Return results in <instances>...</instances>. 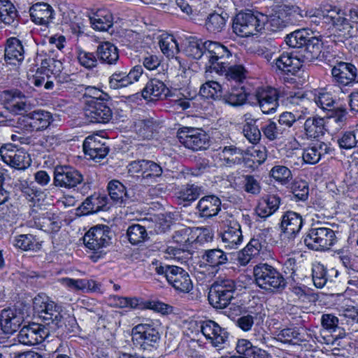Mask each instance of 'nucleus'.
<instances>
[{"label": "nucleus", "instance_id": "8fccbe9b", "mask_svg": "<svg viewBox=\"0 0 358 358\" xmlns=\"http://www.w3.org/2000/svg\"><path fill=\"white\" fill-rule=\"evenodd\" d=\"M224 75L228 80L242 83L247 77L248 71L243 65L229 66V62L226 65Z\"/></svg>", "mask_w": 358, "mask_h": 358}, {"label": "nucleus", "instance_id": "72a5a7b5", "mask_svg": "<svg viewBox=\"0 0 358 358\" xmlns=\"http://www.w3.org/2000/svg\"><path fill=\"white\" fill-rule=\"evenodd\" d=\"M262 244L258 238H252L249 243L238 254V262L242 266L247 265L252 257L259 255Z\"/></svg>", "mask_w": 358, "mask_h": 358}, {"label": "nucleus", "instance_id": "a19ab883", "mask_svg": "<svg viewBox=\"0 0 358 358\" xmlns=\"http://www.w3.org/2000/svg\"><path fill=\"white\" fill-rule=\"evenodd\" d=\"M321 322L322 327L331 333H336L335 336L343 337L345 335V329L341 324V318L332 314H324L322 316Z\"/></svg>", "mask_w": 358, "mask_h": 358}, {"label": "nucleus", "instance_id": "49530a36", "mask_svg": "<svg viewBox=\"0 0 358 358\" xmlns=\"http://www.w3.org/2000/svg\"><path fill=\"white\" fill-rule=\"evenodd\" d=\"M262 130L265 137L270 141L280 139L286 136L289 132V130L287 128L282 127L278 122H275L273 121H270L267 124L262 127Z\"/></svg>", "mask_w": 358, "mask_h": 358}, {"label": "nucleus", "instance_id": "0eeeda50", "mask_svg": "<svg viewBox=\"0 0 358 358\" xmlns=\"http://www.w3.org/2000/svg\"><path fill=\"white\" fill-rule=\"evenodd\" d=\"M266 20L262 13L255 14L251 11L239 13L236 15L233 22L234 31L242 37L256 34L264 29V22Z\"/></svg>", "mask_w": 358, "mask_h": 358}, {"label": "nucleus", "instance_id": "69168bd1", "mask_svg": "<svg viewBox=\"0 0 358 358\" xmlns=\"http://www.w3.org/2000/svg\"><path fill=\"white\" fill-rule=\"evenodd\" d=\"M144 172L143 174V179L144 180H155L161 177L163 170L162 168L153 161H146Z\"/></svg>", "mask_w": 358, "mask_h": 358}, {"label": "nucleus", "instance_id": "ddd939ff", "mask_svg": "<svg viewBox=\"0 0 358 358\" xmlns=\"http://www.w3.org/2000/svg\"><path fill=\"white\" fill-rule=\"evenodd\" d=\"M83 176L78 170L66 166H57L54 171L53 184L65 189H72L83 181Z\"/></svg>", "mask_w": 358, "mask_h": 358}, {"label": "nucleus", "instance_id": "423d86ee", "mask_svg": "<svg viewBox=\"0 0 358 358\" xmlns=\"http://www.w3.org/2000/svg\"><path fill=\"white\" fill-rule=\"evenodd\" d=\"M155 265V271L158 275H163L173 287L182 292H189L193 287L189 273L182 268L174 265Z\"/></svg>", "mask_w": 358, "mask_h": 358}, {"label": "nucleus", "instance_id": "864d4df0", "mask_svg": "<svg viewBox=\"0 0 358 358\" xmlns=\"http://www.w3.org/2000/svg\"><path fill=\"white\" fill-rule=\"evenodd\" d=\"M201 193V188L194 184H187L182 186L177 192L178 198L184 201H193Z\"/></svg>", "mask_w": 358, "mask_h": 358}, {"label": "nucleus", "instance_id": "39448f33", "mask_svg": "<svg viewBox=\"0 0 358 358\" xmlns=\"http://www.w3.org/2000/svg\"><path fill=\"white\" fill-rule=\"evenodd\" d=\"M236 283L227 278H220L210 285L208 294L209 303L215 308H227L234 299Z\"/></svg>", "mask_w": 358, "mask_h": 358}, {"label": "nucleus", "instance_id": "2eb2a0df", "mask_svg": "<svg viewBox=\"0 0 358 358\" xmlns=\"http://www.w3.org/2000/svg\"><path fill=\"white\" fill-rule=\"evenodd\" d=\"M112 110L104 101L90 99L87 101L85 115L92 123H107L112 117Z\"/></svg>", "mask_w": 358, "mask_h": 358}, {"label": "nucleus", "instance_id": "473e14b6", "mask_svg": "<svg viewBox=\"0 0 358 358\" xmlns=\"http://www.w3.org/2000/svg\"><path fill=\"white\" fill-rule=\"evenodd\" d=\"M228 17V14L224 11L211 13L205 20L204 27L209 33H220L224 29Z\"/></svg>", "mask_w": 358, "mask_h": 358}, {"label": "nucleus", "instance_id": "cd10ccee", "mask_svg": "<svg viewBox=\"0 0 358 358\" xmlns=\"http://www.w3.org/2000/svg\"><path fill=\"white\" fill-rule=\"evenodd\" d=\"M273 67L285 74L295 75L299 70L301 64L296 57L291 53L283 52L273 62Z\"/></svg>", "mask_w": 358, "mask_h": 358}, {"label": "nucleus", "instance_id": "9d476101", "mask_svg": "<svg viewBox=\"0 0 358 358\" xmlns=\"http://www.w3.org/2000/svg\"><path fill=\"white\" fill-rule=\"evenodd\" d=\"M280 94L278 90L271 87H258L253 94L249 95L252 106H258L263 113L270 114L276 111Z\"/></svg>", "mask_w": 358, "mask_h": 358}, {"label": "nucleus", "instance_id": "338daca9", "mask_svg": "<svg viewBox=\"0 0 358 358\" xmlns=\"http://www.w3.org/2000/svg\"><path fill=\"white\" fill-rule=\"evenodd\" d=\"M294 197L299 201H306L308 197L309 187L304 180L295 182L292 187Z\"/></svg>", "mask_w": 358, "mask_h": 358}, {"label": "nucleus", "instance_id": "412c9836", "mask_svg": "<svg viewBox=\"0 0 358 358\" xmlns=\"http://www.w3.org/2000/svg\"><path fill=\"white\" fill-rule=\"evenodd\" d=\"M24 320V314L20 310L16 308L4 309L1 313V328L3 333L12 334L19 329Z\"/></svg>", "mask_w": 358, "mask_h": 358}, {"label": "nucleus", "instance_id": "052dcab7", "mask_svg": "<svg viewBox=\"0 0 358 358\" xmlns=\"http://www.w3.org/2000/svg\"><path fill=\"white\" fill-rule=\"evenodd\" d=\"M358 129L346 131L338 139V143L342 149H352L356 147L358 143Z\"/></svg>", "mask_w": 358, "mask_h": 358}, {"label": "nucleus", "instance_id": "a878e982", "mask_svg": "<svg viewBox=\"0 0 358 358\" xmlns=\"http://www.w3.org/2000/svg\"><path fill=\"white\" fill-rule=\"evenodd\" d=\"M228 222L227 229L222 233V241L225 244V248L236 249L243 241L241 225L233 218L229 220Z\"/></svg>", "mask_w": 358, "mask_h": 358}, {"label": "nucleus", "instance_id": "7ed1b4c3", "mask_svg": "<svg viewBox=\"0 0 358 358\" xmlns=\"http://www.w3.org/2000/svg\"><path fill=\"white\" fill-rule=\"evenodd\" d=\"M205 47L204 62L207 71L222 75L232 56L231 50L221 43L211 41H206Z\"/></svg>", "mask_w": 358, "mask_h": 358}, {"label": "nucleus", "instance_id": "a211bd4d", "mask_svg": "<svg viewBox=\"0 0 358 358\" xmlns=\"http://www.w3.org/2000/svg\"><path fill=\"white\" fill-rule=\"evenodd\" d=\"M31 226L47 233L57 232L61 228V221L58 215L51 212H33L29 221Z\"/></svg>", "mask_w": 358, "mask_h": 358}, {"label": "nucleus", "instance_id": "de8ad7c7", "mask_svg": "<svg viewBox=\"0 0 358 358\" xmlns=\"http://www.w3.org/2000/svg\"><path fill=\"white\" fill-rule=\"evenodd\" d=\"M159 45L163 54L167 57H173L179 52L178 45L172 35H162Z\"/></svg>", "mask_w": 358, "mask_h": 358}, {"label": "nucleus", "instance_id": "09e8293b", "mask_svg": "<svg viewBox=\"0 0 358 358\" xmlns=\"http://www.w3.org/2000/svg\"><path fill=\"white\" fill-rule=\"evenodd\" d=\"M309 34L306 29H298L287 34L285 37V43L289 47L300 48L307 43Z\"/></svg>", "mask_w": 358, "mask_h": 358}, {"label": "nucleus", "instance_id": "b1692460", "mask_svg": "<svg viewBox=\"0 0 358 358\" xmlns=\"http://www.w3.org/2000/svg\"><path fill=\"white\" fill-rule=\"evenodd\" d=\"M303 225L302 216L294 211H287L281 219L280 229L289 238H293L298 234Z\"/></svg>", "mask_w": 358, "mask_h": 358}, {"label": "nucleus", "instance_id": "5fc2aeb1", "mask_svg": "<svg viewBox=\"0 0 358 358\" xmlns=\"http://www.w3.org/2000/svg\"><path fill=\"white\" fill-rule=\"evenodd\" d=\"M129 85L127 69L115 71L109 78V85L112 89L117 90Z\"/></svg>", "mask_w": 358, "mask_h": 358}, {"label": "nucleus", "instance_id": "4be33fe9", "mask_svg": "<svg viewBox=\"0 0 358 358\" xmlns=\"http://www.w3.org/2000/svg\"><path fill=\"white\" fill-rule=\"evenodd\" d=\"M83 150L92 159H101L108 153L109 148L105 140L99 136H89L83 142Z\"/></svg>", "mask_w": 358, "mask_h": 358}, {"label": "nucleus", "instance_id": "7c9ffc66", "mask_svg": "<svg viewBox=\"0 0 358 358\" xmlns=\"http://www.w3.org/2000/svg\"><path fill=\"white\" fill-rule=\"evenodd\" d=\"M169 89L164 83L158 79H151L142 90V96L145 99L156 101L165 98Z\"/></svg>", "mask_w": 358, "mask_h": 358}, {"label": "nucleus", "instance_id": "0e129e2a", "mask_svg": "<svg viewBox=\"0 0 358 358\" xmlns=\"http://www.w3.org/2000/svg\"><path fill=\"white\" fill-rule=\"evenodd\" d=\"M341 324L344 325L345 323L350 325V327H355L358 325V309L354 306L345 308L343 313L340 315Z\"/></svg>", "mask_w": 358, "mask_h": 358}, {"label": "nucleus", "instance_id": "680f3d73", "mask_svg": "<svg viewBox=\"0 0 358 358\" xmlns=\"http://www.w3.org/2000/svg\"><path fill=\"white\" fill-rule=\"evenodd\" d=\"M315 103L323 110H332L338 106V103L332 95L328 92H320L315 98Z\"/></svg>", "mask_w": 358, "mask_h": 358}, {"label": "nucleus", "instance_id": "6ab92c4d", "mask_svg": "<svg viewBox=\"0 0 358 358\" xmlns=\"http://www.w3.org/2000/svg\"><path fill=\"white\" fill-rule=\"evenodd\" d=\"M52 116L48 111L38 110L22 116L24 128L29 131L47 129L52 122Z\"/></svg>", "mask_w": 358, "mask_h": 358}, {"label": "nucleus", "instance_id": "9b49d317", "mask_svg": "<svg viewBox=\"0 0 358 358\" xmlns=\"http://www.w3.org/2000/svg\"><path fill=\"white\" fill-rule=\"evenodd\" d=\"M180 142L188 149L194 151L206 149L208 143V136L201 129L183 127L178 134Z\"/></svg>", "mask_w": 358, "mask_h": 358}, {"label": "nucleus", "instance_id": "4c0bfd02", "mask_svg": "<svg viewBox=\"0 0 358 358\" xmlns=\"http://www.w3.org/2000/svg\"><path fill=\"white\" fill-rule=\"evenodd\" d=\"M107 201L108 198L104 195L88 196L82 203L83 213L87 215L101 210L106 206Z\"/></svg>", "mask_w": 358, "mask_h": 358}, {"label": "nucleus", "instance_id": "c756f323", "mask_svg": "<svg viewBox=\"0 0 358 358\" xmlns=\"http://www.w3.org/2000/svg\"><path fill=\"white\" fill-rule=\"evenodd\" d=\"M220 206L221 201L217 196H206L199 201L196 209L200 217L210 218L217 215L221 209Z\"/></svg>", "mask_w": 358, "mask_h": 358}, {"label": "nucleus", "instance_id": "4468645a", "mask_svg": "<svg viewBox=\"0 0 358 358\" xmlns=\"http://www.w3.org/2000/svg\"><path fill=\"white\" fill-rule=\"evenodd\" d=\"M333 82L340 87L352 86L358 83V73L351 63L340 62L331 69Z\"/></svg>", "mask_w": 358, "mask_h": 358}, {"label": "nucleus", "instance_id": "a18cd8bd", "mask_svg": "<svg viewBox=\"0 0 358 358\" xmlns=\"http://www.w3.org/2000/svg\"><path fill=\"white\" fill-rule=\"evenodd\" d=\"M206 41L203 42L200 39L191 38L188 41V44L185 48L186 55L189 57L195 59H202L204 60V55L206 52Z\"/></svg>", "mask_w": 358, "mask_h": 358}, {"label": "nucleus", "instance_id": "f704fd0d", "mask_svg": "<svg viewBox=\"0 0 358 358\" xmlns=\"http://www.w3.org/2000/svg\"><path fill=\"white\" fill-rule=\"evenodd\" d=\"M225 164L231 166L241 164L243 161V155H248L245 150L234 145L225 146L220 154Z\"/></svg>", "mask_w": 358, "mask_h": 358}, {"label": "nucleus", "instance_id": "c9c22d12", "mask_svg": "<svg viewBox=\"0 0 358 358\" xmlns=\"http://www.w3.org/2000/svg\"><path fill=\"white\" fill-rule=\"evenodd\" d=\"M222 100L234 107H238L245 103L249 96L246 93L243 87H232L230 90L222 96Z\"/></svg>", "mask_w": 358, "mask_h": 358}, {"label": "nucleus", "instance_id": "4d7b16f0", "mask_svg": "<svg viewBox=\"0 0 358 358\" xmlns=\"http://www.w3.org/2000/svg\"><path fill=\"white\" fill-rule=\"evenodd\" d=\"M14 245L23 250H35L38 248V243L31 234H21L15 238Z\"/></svg>", "mask_w": 358, "mask_h": 358}, {"label": "nucleus", "instance_id": "f3484780", "mask_svg": "<svg viewBox=\"0 0 358 358\" xmlns=\"http://www.w3.org/2000/svg\"><path fill=\"white\" fill-rule=\"evenodd\" d=\"M110 233L111 231L107 226L94 227L91 228L84 236V243L89 249L97 250L109 244Z\"/></svg>", "mask_w": 358, "mask_h": 358}, {"label": "nucleus", "instance_id": "774afa93", "mask_svg": "<svg viewBox=\"0 0 358 358\" xmlns=\"http://www.w3.org/2000/svg\"><path fill=\"white\" fill-rule=\"evenodd\" d=\"M243 134L248 141L252 144L258 143L262 137L261 131L256 124L250 126L243 125Z\"/></svg>", "mask_w": 358, "mask_h": 358}, {"label": "nucleus", "instance_id": "20e7f679", "mask_svg": "<svg viewBox=\"0 0 358 358\" xmlns=\"http://www.w3.org/2000/svg\"><path fill=\"white\" fill-rule=\"evenodd\" d=\"M255 281L261 289L268 292L282 290L287 284L282 274L268 264H259L253 268Z\"/></svg>", "mask_w": 358, "mask_h": 358}, {"label": "nucleus", "instance_id": "f8f14e48", "mask_svg": "<svg viewBox=\"0 0 358 358\" xmlns=\"http://www.w3.org/2000/svg\"><path fill=\"white\" fill-rule=\"evenodd\" d=\"M0 155L5 163L19 170L26 169L31 163L29 154L11 143L1 147Z\"/></svg>", "mask_w": 358, "mask_h": 358}, {"label": "nucleus", "instance_id": "6e6d98bb", "mask_svg": "<svg viewBox=\"0 0 358 358\" xmlns=\"http://www.w3.org/2000/svg\"><path fill=\"white\" fill-rule=\"evenodd\" d=\"M127 234L129 242L133 245L143 242L148 237L145 228L138 224L129 227Z\"/></svg>", "mask_w": 358, "mask_h": 358}, {"label": "nucleus", "instance_id": "1a4fd4ad", "mask_svg": "<svg viewBox=\"0 0 358 358\" xmlns=\"http://www.w3.org/2000/svg\"><path fill=\"white\" fill-rule=\"evenodd\" d=\"M337 242L336 232L327 227H312L304 238L305 245L313 250H327Z\"/></svg>", "mask_w": 358, "mask_h": 358}, {"label": "nucleus", "instance_id": "58836bf2", "mask_svg": "<svg viewBox=\"0 0 358 358\" xmlns=\"http://www.w3.org/2000/svg\"><path fill=\"white\" fill-rule=\"evenodd\" d=\"M324 118L313 117L308 118L304 123L306 136L310 138H317L324 134Z\"/></svg>", "mask_w": 358, "mask_h": 358}, {"label": "nucleus", "instance_id": "e433bc0d", "mask_svg": "<svg viewBox=\"0 0 358 358\" xmlns=\"http://www.w3.org/2000/svg\"><path fill=\"white\" fill-rule=\"evenodd\" d=\"M90 23L94 29L106 31L113 25V16L107 10H99L90 17Z\"/></svg>", "mask_w": 358, "mask_h": 358}, {"label": "nucleus", "instance_id": "ea45409f", "mask_svg": "<svg viewBox=\"0 0 358 358\" xmlns=\"http://www.w3.org/2000/svg\"><path fill=\"white\" fill-rule=\"evenodd\" d=\"M0 20L13 27L18 24L17 10L9 0H0Z\"/></svg>", "mask_w": 358, "mask_h": 358}, {"label": "nucleus", "instance_id": "5701e85b", "mask_svg": "<svg viewBox=\"0 0 358 358\" xmlns=\"http://www.w3.org/2000/svg\"><path fill=\"white\" fill-rule=\"evenodd\" d=\"M276 339L284 343L298 345L306 350L313 347L310 341H313L308 334L301 333L296 329H284L276 336Z\"/></svg>", "mask_w": 358, "mask_h": 358}, {"label": "nucleus", "instance_id": "79ce46f5", "mask_svg": "<svg viewBox=\"0 0 358 358\" xmlns=\"http://www.w3.org/2000/svg\"><path fill=\"white\" fill-rule=\"evenodd\" d=\"M134 127L139 137L149 139L152 136L153 131L157 127V123L152 118L146 117L136 121Z\"/></svg>", "mask_w": 358, "mask_h": 358}, {"label": "nucleus", "instance_id": "13d9d810", "mask_svg": "<svg viewBox=\"0 0 358 358\" xmlns=\"http://www.w3.org/2000/svg\"><path fill=\"white\" fill-rule=\"evenodd\" d=\"M284 101L287 106L299 107L300 109L299 110L301 113H306L307 111L306 106L308 104L309 101L302 94L289 93L287 94Z\"/></svg>", "mask_w": 358, "mask_h": 358}, {"label": "nucleus", "instance_id": "3c124183", "mask_svg": "<svg viewBox=\"0 0 358 358\" xmlns=\"http://www.w3.org/2000/svg\"><path fill=\"white\" fill-rule=\"evenodd\" d=\"M341 12V10L336 6H333L331 5H324L322 7V9L320 11H315L313 12L312 10L310 12L306 13V16H309L310 17H317L318 15L322 16L323 19L324 20L325 22L330 23L332 22V20H334V18L340 14Z\"/></svg>", "mask_w": 358, "mask_h": 358}, {"label": "nucleus", "instance_id": "2f4dec72", "mask_svg": "<svg viewBox=\"0 0 358 358\" xmlns=\"http://www.w3.org/2000/svg\"><path fill=\"white\" fill-rule=\"evenodd\" d=\"M98 59L102 63L115 64L119 59V53L115 45L110 42L100 43L96 48Z\"/></svg>", "mask_w": 358, "mask_h": 358}, {"label": "nucleus", "instance_id": "c03bdc74", "mask_svg": "<svg viewBox=\"0 0 358 358\" xmlns=\"http://www.w3.org/2000/svg\"><path fill=\"white\" fill-rule=\"evenodd\" d=\"M303 58L308 62L317 59L321 53L322 43L316 37H309L307 43L303 45Z\"/></svg>", "mask_w": 358, "mask_h": 358}, {"label": "nucleus", "instance_id": "37998d69", "mask_svg": "<svg viewBox=\"0 0 358 358\" xmlns=\"http://www.w3.org/2000/svg\"><path fill=\"white\" fill-rule=\"evenodd\" d=\"M202 259L212 267L220 266L227 262V255L220 249H210L204 251Z\"/></svg>", "mask_w": 358, "mask_h": 358}, {"label": "nucleus", "instance_id": "c85d7f7f", "mask_svg": "<svg viewBox=\"0 0 358 358\" xmlns=\"http://www.w3.org/2000/svg\"><path fill=\"white\" fill-rule=\"evenodd\" d=\"M24 58V50L22 42L15 37L9 38L6 41L5 48V61L15 65L21 62Z\"/></svg>", "mask_w": 358, "mask_h": 358}, {"label": "nucleus", "instance_id": "603ef678", "mask_svg": "<svg viewBox=\"0 0 358 358\" xmlns=\"http://www.w3.org/2000/svg\"><path fill=\"white\" fill-rule=\"evenodd\" d=\"M221 85L215 81H208L200 87L199 94L205 98L218 99L222 97Z\"/></svg>", "mask_w": 358, "mask_h": 358}, {"label": "nucleus", "instance_id": "393cba45", "mask_svg": "<svg viewBox=\"0 0 358 358\" xmlns=\"http://www.w3.org/2000/svg\"><path fill=\"white\" fill-rule=\"evenodd\" d=\"M108 191L110 199L115 204L125 206L134 201L132 190H127L124 185L118 180H112L108 185Z\"/></svg>", "mask_w": 358, "mask_h": 358}, {"label": "nucleus", "instance_id": "bb28decb", "mask_svg": "<svg viewBox=\"0 0 358 358\" xmlns=\"http://www.w3.org/2000/svg\"><path fill=\"white\" fill-rule=\"evenodd\" d=\"M31 20L37 24L48 26L54 18L52 7L45 2L34 3L29 9Z\"/></svg>", "mask_w": 358, "mask_h": 358}, {"label": "nucleus", "instance_id": "f257e3e1", "mask_svg": "<svg viewBox=\"0 0 358 358\" xmlns=\"http://www.w3.org/2000/svg\"><path fill=\"white\" fill-rule=\"evenodd\" d=\"M33 308L45 325L59 333L75 331L77 322L73 315L66 314L62 307L53 301L49 296L40 294L33 300Z\"/></svg>", "mask_w": 358, "mask_h": 358}, {"label": "nucleus", "instance_id": "bf43d9fd", "mask_svg": "<svg viewBox=\"0 0 358 358\" xmlns=\"http://www.w3.org/2000/svg\"><path fill=\"white\" fill-rule=\"evenodd\" d=\"M312 278L315 286L322 288L327 282V270L324 265L317 263L312 268Z\"/></svg>", "mask_w": 358, "mask_h": 358}, {"label": "nucleus", "instance_id": "e2e57ef3", "mask_svg": "<svg viewBox=\"0 0 358 358\" xmlns=\"http://www.w3.org/2000/svg\"><path fill=\"white\" fill-rule=\"evenodd\" d=\"M270 175L276 181L282 184L287 183L292 178L291 171L287 167L282 165L273 166L270 171Z\"/></svg>", "mask_w": 358, "mask_h": 358}, {"label": "nucleus", "instance_id": "6e6552de", "mask_svg": "<svg viewBox=\"0 0 358 358\" xmlns=\"http://www.w3.org/2000/svg\"><path fill=\"white\" fill-rule=\"evenodd\" d=\"M160 337L159 330L153 322L138 324L132 329L134 343L144 350L156 348Z\"/></svg>", "mask_w": 358, "mask_h": 358}, {"label": "nucleus", "instance_id": "dca6fc26", "mask_svg": "<svg viewBox=\"0 0 358 358\" xmlns=\"http://www.w3.org/2000/svg\"><path fill=\"white\" fill-rule=\"evenodd\" d=\"M49 332L43 325L38 323H30L24 326L20 331L18 341L27 345H35L42 343Z\"/></svg>", "mask_w": 358, "mask_h": 358}, {"label": "nucleus", "instance_id": "f03ea898", "mask_svg": "<svg viewBox=\"0 0 358 358\" xmlns=\"http://www.w3.org/2000/svg\"><path fill=\"white\" fill-rule=\"evenodd\" d=\"M301 9L298 6L282 4L275 6L272 12L264 15V29L273 32L296 24L303 17Z\"/></svg>", "mask_w": 358, "mask_h": 358}, {"label": "nucleus", "instance_id": "aec40b11", "mask_svg": "<svg viewBox=\"0 0 358 358\" xmlns=\"http://www.w3.org/2000/svg\"><path fill=\"white\" fill-rule=\"evenodd\" d=\"M200 329L206 339L209 340L212 345L215 347L220 346L228 338L229 334L227 330L213 320L201 322Z\"/></svg>", "mask_w": 358, "mask_h": 358}]
</instances>
